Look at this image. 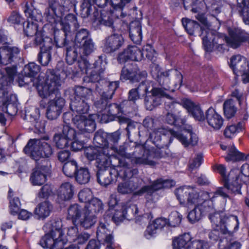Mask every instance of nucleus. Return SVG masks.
<instances>
[{"mask_svg": "<svg viewBox=\"0 0 249 249\" xmlns=\"http://www.w3.org/2000/svg\"><path fill=\"white\" fill-rule=\"evenodd\" d=\"M60 6L57 2H54L52 5L47 8L45 10L44 15L46 20L52 26L53 28H55L58 25H60L59 17L57 15L59 10L58 9Z\"/></svg>", "mask_w": 249, "mask_h": 249, "instance_id": "2f4dec72", "label": "nucleus"}, {"mask_svg": "<svg viewBox=\"0 0 249 249\" xmlns=\"http://www.w3.org/2000/svg\"><path fill=\"white\" fill-rule=\"evenodd\" d=\"M51 49L52 46L50 45H44L40 46V52L38 55V60L42 65L46 66L50 61Z\"/></svg>", "mask_w": 249, "mask_h": 249, "instance_id": "49530a36", "label": "nucleus"}, {"mask_svg": "<svg viewBox=\"0 0 249 249\" xmlns=\"http://www.w3.org/2000/svg\"><path fill=\"white\" fill-rule=\"evenodd\" d=\"M223 110L224 115L226 118L230 119L234 116L237 109L235 107L234 101L232 99L227 100L223 104Z\"/></svg>", "mask_w": 249, "mask_h": 249, "instance_id": "3c124183", "label": "nucleus"}, {"mask_svg": "<svg viewBox=\"0 0 249 249\" xmlns=\"http://www.w3.org/2000/svg\"><path fill=\"white\" fill-rule=\"evenodd\" d=\"M62 224L60 221H52L46 224L44 230L49 229L41 239L39 244L43 248L50 249H63L68 242V239L64 236L61 230ZM64 249H79L75 245H71Z\"/></svg>", "mask_w": 249, "mask_h": 249, "instance_id": "423d86ee", "label": "nucleus"}, {"mask_svg": "<svg viewBox=\"0 0 249 249\" xmlns=\"http://www.w3.org/2000/svg\"><path fill=\"white\" fill-rule=\"evenodd\" d=\"M5 70L7 75H4L2 74V76L5 77L3 79V82L5 83V85H8L10 86L11 84L13 82L14 77L17 72V68L16 67L13 66L6 68Z\"/></svg>", "mask_w": 249, "mask_h": 249, "instance_id": "0e129e2a", "label": "nucleus"}, {"mask_svg": "<svg viewBox=\"0 0 249 249\" xmlns=\"http://www.w3.org/2000/svg\"><path fill=\"white\" fill-rule=\"evenodd\" d=\"M147 75L145 71H141L136 67L131 68L124 67L122 70L121 80H129L132 82H138L142 78H145Z\"/></svg>", "mask_w": 249, "mask_h": 249, "instance_id": "a878e982", "label": "nucleus"}, {"mask_svg": "<svg viewBox=\"0 0 249 249\" xmlns=\"http://www.w3.org/2000/svg\"><path fill=\"white\" fill-rule=\"evenodd\" d=\"M192 238L188 233H185L175 238L173 241V249H182L186 248L191 241Z\"/></svg>", "mask_w": 249, "mask_h": 249, "instance_id": "c03bdc74", "label": "nucleus"}, {"mask_svg": "<svg viewBox=\"0 0 249 249\" xmlns=\"http://www.w3.org/2000/svg\"><path fill=\"white\" fill-rule=\"evenodd\" d=\"M85 209L77 204L71 205L68 210V217L71 219L73 223H76L82 216Z\"/></svg>", "mask_w": 249, "mask_h": 249, "instance_id": "4c0bfd02", "label": "nucleus"}, {"mask_svg": "<svg viewBox=\"0 0 249 249\" xmlns=\"http://www.w3.org/2000/svg\"><path fill=\"white\" fill-rule=\"evenodd\" d=\"M75 46L78 48L79 53L84 55H88L94 50V44L90 38L88 31L82 29L75 36Z\"/></svg>", "mask_w": 249, "mask_h": 249, "instance_id": "412c9836", "label": "nucleus"}, {"mask_svg": "<svg viewBox=\"0 0 249 249\" xmlns=\"http://www.w3.org/2000/svg\"><path fill=\"white\" fill-rule=\"evenodd\" d=\"M62 135L69 141L74 140L77 136L80 139L83 136L81 134L76 133L75 130L68 124L64 125Z\"/></svg>", "mask_w": 249, "mask_h": 249, "instance_id": "6e6d98bb", "label": "nucleus"}, {"mask_svg": "<svg viewBox=\"0 0 249 249\" xmlns=\"http://www.w3.org/2000/svg\"><path fill=\"white\" fill-rule=\"evenodd\" d=\"M65 104V100L56 94L53 99L50 98L46 106V116L50 120L56 119L61 114Z\"/></svg>", "mask_w": 249, "mask_h": 249, "instance_id": "5701e85b", "label": "nucleus"}, {"mask_svg": "<svg viewBox=\"0 0 249 249\" xmlns=\"http://www.w3.org/2000/svg\"><path fill=\"white\" fill-rule=\"evenodd\" d=\"M175 194L180 203L185 207L208 205L211 195L207 192H197L190 186H183L175 191Z\"/></svg>", "mask_w": 249, "mask_h": 249, "instance_id": "1a4fd4ad", "label": "nucleus"}, {"mask_svg": "<svg viewBox=\"0 0 249 249\" xmlns=\"http://www.w3.org/2000/svg\"><path fill=\"white\" fill-rule=\"evenodd\" d=\"M77 65L78 69L76 71H72L71 68L70 67L68 68L67 70H63L62 71H60L61 74H63L65 72H67L68 76L71 73L74 75H80L85 73L88 74V71H90L91 69L89 67L90 65L87 59L83 58L81 56L80 59L77 63Z\"/></svg>", "mask_w": 249, "mask_h": 249, "instance_id": "72a5a7b5", "label": "nucleus"}, {"mask_svg": "<svg viewBox=\"0 0 249 249\" xmlns=\"http://www.w3.org/2000/svg\"><path fill=\"white\" fill-rule=\"evenodd\" d=\"M94 4H96L99 7H104L105 6V2H103V0H84L81 5L83 14L87 16L89 15L92 11V6Z\"/></svg>", "mask_w": 249, "mask_h": 249, "instance_id": "09e8293b", "label": "nucleus"}, {"mask_svg": "<svg viewBox=\"0 0 249 249\" xmlns=\"http://www.w3.org/2000/svg\"><path fill=\"white\" fill-rule=\"evenodd\" d=\"M142 59V51L136 46H128L118 56L120 63H124L128 60L139 61Z\"/></svg>", "mask_w": 249, "mask_h": 249, "instance_id": "cd10ccee", "label": "nucleus"}, {"mask_svg": "<svg viewBox=\"0 0 249 249\" xmlns=\"http://www.w3.org/2000/svg\"><path fill=\"white\" fill-rule=\"evenodd\" d=\"M101 82L102 90L99 93L101 94V98L94 103L95 107L100 108L107 105V100L112 98L115 90L119 86V84L116 81L108 82L105 79L102 80Z\"/></svg>", "mask_w": 249, "mask_h": 249, "instance_id": "4be33fe9", "label": "nucleus"}, {"mask_svg": "<svg viewBox=\"0 0 249 249\" xmlns=\"http://www.w3.org/2000/svg\"><path fill=\"white\" fill-rule=\"evenodd\" d=\"M210 245L207 242L201 240L191 241L186 249H209Z\"/></svg>", "mask_w": 249, "mask_h": 249, "instance_id": "680f3d73", "label": "nucleus"}, {"mask_svg": "<svg viewBox=\"0 0 249 249\" xmlns=\"http://www.w3.org/2000/svg\"><path fill=\"white\" fill-rule=\"evenodd\" d=\"M109 100H107V104L103 107H95L97 109L98 114L97 117L100 118V121L102 123H106L108 122V117L109 116H117L120 112H125L126 113H130L132 112V110L127 109V107L123 105V103L120 106L116 104H110Z\"/></svg>", "mask_w": 249, "mask_h": 249, "instance_id": "aec40b11", "label": "nucleus"}, {"mask_svg": "<svg viewBox=\"0 0 249 249\" xmlns=\"http://www.w3.org/2000/svg\"><path fill=\"white\" fill-rule=\"evenodd\" d=\"M24 31L27 36H32L37 33V22L28 20L26 25L24 26Z\"/></svg>", "mask_w": 249, "mask_h": 249, "instance_id": "bf43d9fd", "label": "nucleus"}, {"mask_svg": "<svg viewBox=\"0 0 249 249\" xmlns=\"http://www.w3.org/2000/svg\"><path fill=\"white\" fill-rule=\"evenodd\" d=\"M74 98H77V100H85L88 101L92 98V90L89 88L82 86H76L73 89Z\"/></svg>", "mask_w": 249, "mask_h": 249, "instance_id": "ea45409f", "label": "nucleus"}, {"mask_svg": "<svg viewBox=\"0 0 249 249\" xmlns=\"http://www.w3.org/2000/svg\"><path fill=\"white\" fill-rule=\"evenodd\" d=\"M20 51L16 47L3 46L0 48V64L6 65L13 62Z\"/></svg>", "mask_w": 249, "mask_h": 249, "instance_id": "bb28decb", "label": "nucleus"}, {"mask_svg": "<svg viewBox=\"0 0 249 249\" xmlns=\"http://www.w3.org/2000/svg\"><path fill=\"white\" fill-rule=\"evenodd\" d=\"M182 219L181 215L178 212L175 211L171 213L169 216L168 225L172 227H176L179 225Z\"/></svg>", "mask_w": 249, "mask_h": 249, "instance_id": "338daca9", "label": "nucleus"}, {"mask_svg": "<svg viewBox=\"0 0 249 249\" xmlns=\"http://www.w3.org/2000/svg\"><path fill=\"white\" fill-rule=\"evenodd\" d=\"M93 66L90 71H88L89 75L85 77L84 80L88 82L95 83V89L97 92H100L102 90L101 81L105 80L102 78L101 74L106 69V62L104 61L103 57L100 56L93 64Z\"/></svg>", "mask_w": 249, "mask_h": 249, "instance_id": "a211bd4d", "label": "nucleus"}, {"mask_svg": "<svg viewBox=\"0 0 249 249\" xmlns=\"http://www.w3.org/2000/svg\"><path fill=\"white\" fill-rule=\"evenodd\" d=\"M111 14L104 11L100 13V16L97 11L93 13L94 17V22H97V23L103 24L107 26L110 27L113 24L112 19L111 18Z\"/></svg>", "mask_w": 249, "mask_h": 249, "instance_id": "79ce46f5", "label": "nucleus"}, {"mask_svg": "<svg viewBox=\"0 0 249 249\" xmlns=\"http://www.w3.org/2000/svg\"><path fill=\"white\" fill-rule=\"evenodd\" d=\"M71 25H73L75 28L77 27L76 18L72 14H68L60 22V26L63 32L59 31H54V41L58 47H62L68 45V38L70 34V26Z\"/></svg>", "mask_w": 249, "mask_h": 249, "instance_id": "f3484780", "label": "nucleus"}, {"mask_svg": "<svg viewBox=\"0 0 249 249\" xmlns=\"http://www.w3.org/2000/svg\"><path fill=\"white\" fill-rule=\"evenodd\" d=\"M175 184L171 180L158 179L151 185H145L137 190L139 185L133 179L125 180L118 184L117 188L118 193L122 195L133 194L136 196H142L144 193L151 195L154 192L163 188H169Z\"/></svg>", "mask_w": 249, "mask_h": 249, "instance_id": "6e6552de", "label": "nucleus"}, {"mask_svg": "<svg viewBox=\"0 0 249 249\" xmlns=\"http://www.w3.org/2000/svg\"><path fill=\"white\" fill-rule=\"evenodd\" d=\"M213 168L221 175L222 180L225 182V186H227L228 189H231L233 192H238L241 190L244 180L240 177L238 169H233L227 175L226 167L224 165L215 164Z\"/></svg>", "mask_w": 249, "mask_h": 249, "instance_id": "2eb2a0df", "label": "nucleus"}, {"mask_svg": "<svg viewBox=\"0 0 249 249\" xmlns=\"http://www.w3.org/2000/svg\"><path fill=\"white\" fill-rule=\"evenodd\" d=\"M210 220L216 228L221 229L223 233H232L237 231L239 222L238 217L234 215H227L224 212L215 211L213 215L210 216Z\"/></svg>", "mask_w": 249, "mask_h": 249, "instance_id": "ddd939ff", "label": "nucleus"}, {"mask_svg": "<svg viewBox=\"0 0 249 249\" xmlns=\"http://www.w3.org/2000/svg\"><path fill=\"white\" fill-rule=\"evenodd\" d=\"M184 8L187 9L189 6L192 7V11L197 13L195 17L202 24L200 27L201 34L203 44L206 51H211L215 43H218L216 41V37H219V33L216 31L210 29V24L204 15L201 11H205L207 9L205 2L204 0H182Z\"/></svg>", "mask_w": 249, "mask_h": 249, "instance_id": "7ed1b4c3", "label": "nucleus"}, {"mask_svg": "<svg viewBox=\"0 0 249 249\" xmlns=\"http://www.w3.org/2000/svg\"><path fill=\"white\" fill-rule=\"evenodd\" d=\"M245 155L238 151L233 145H230L228 147V153L225 157L227 161H236L244 160L246 159Z\"/></svg>", "mask_w": 249, "mask_h": 249, "instance_id": "a18cd8bd", "label": "nucleus"}, {"mask_svg": "<svg viewBox=\"0 0 249 249\" xmlns=\"http://www.w3.org/2000/svg\"><path fill=\"white\" fill-rule=\"evenodd\" d=\"M58 198L66 201L71 198L73 195V186L70 182H64L61 184L57 192Z\"/></svg>", "mask_w": 249, "mask_h": 249, "instance_id": "c9c22d12", "label": "nucleus"}, {"mask_svg": "<svg viewBox=\"0 0 249 249\" xmlns=\"http://www.w3.org/2000/svg\"><path fill=\"white\" fill-rule=\"evenodd\" d=\"M79 199L81 202L89 203V201L93 198L92 197V193L89 188H86L82 190L78 194Z\"/></svg>", "mask_w": 249, "mask_h": 249, "instance_id": "69168bd1", "label": "nucleus"}, {"mask_svg": "<svg viewBox=\"0 0 249 249\" xmlns=\"http://www.w3.org/2000/svg\"><path fill=\"white\" fill-rule=\"evenodd\" d=\"M53 208L50 201L45 200L37 204L35 209L34 213L37 219L44 220L50 215Z\"/></svg>", "mask_w": 249, "mask_h": 249, "instance_id": "473e14b6", "label": "nucleus"}, {"mask_svg": "<svg viewBox=\"0 0 249 249\" xmlns=\"http://www.w3.org/2000/svg\"><path fill=\"white\" fill-rule=\"evenodd\" d=\"M229 191H231V189H228L227 186H225V183L224 184V187H220L217 188L215 192L213 193H209L210 195H211V196L210 197V200H211L213 203L214 201V198L217 197L218 196H220L224 198L228 197V195L227 194ZM240 190L238 192H233V193H240Z\"/></svg>", "mask_w": 249, "mask_h": 249, "instance_id": "13d9d810", "label": "nucleus"}, {"mask_svg": "<svg viewBox=\"0 0 249 249\" xmlns=\"http://www.w3.org/2000/svg\"><path fill=\"white\" fill-rule=\"evenodd\" d=\"M24 11L26 17L30 18V21L38 22L41 20L42 16L41 12L36 9L31 2L26 4Z\"/></svg>", "mask_w": 249, "mask_h": 249, "instance_id": "58836bf2", "label": "nucleus"}, {"mask_svg": "<svg viewBox=\"0 0 249 249\" xmlns=\"http://www.w3.org/2000/svg\"><path fill=\"white\" fill-rule=\"evenodd\" d=\"M4 78L5 77L2 76V73L0 71V106L5 105L10 95H8L10 86L8 85H5V83L3 82Z\"/></svg>", "mask_w": 249, "mask_h": 249, "instance_id": "37998d69", "label": "nucleus"}, {"mask_svg": "<svg viewBox=\"0 0 249 249\" xmlns=\"http://www.w3.org/2000/svg\"><path fill=\"white\" fill-rule=\"evenodd\" d=\"M129 36L131 40L134 43H140L142 39L141 26L139 24L135 27L131 26L129 30Z\"/></svg>", "mask_w": 249, "mask_h": 249, "instance_id": "4d7b16f0", "label": "nucleus"}, {"mask_svg": "<svg viewBox=\"0 0 249 249\" xmlns=\"http://www.w3.org/2000/svg\"><path fill=\"white\" fill-rule=\"evenodd\" d=\"M135 89L140 94H147L144 98V105L147 110H151L155 107L160 105L163 97L171 98V96L161 88L156 87L152 81L142 82Z\"/></svg>", "mask_w": 249, "mask_h": 249, "instance_id": "9d476101", "label": "nucleus"}, {"mask_svg": "<svg viewBox=\"0 0 249 249\" xmlns=\"http://www.w3.org/2000/svg\"><path fill=\"white\" fill-rule=\"evenodd\" d=\"M2 110L11 116H14L18 112V99L15 94H10L9 99L7 100L5 105L0 106Z\"/></svg>", "mask_w": 249, "mask_h": 249, "instance_id": "e433bc0d", "label": "nucleus"}, {"mask_svg": "<svg viewBox=\"0 0 249 249\" xmlns=\"http://www.w3.org/2000/svg\"><path fill=\"white\" fill-rule=\"evenodd\" d=\"M77 165L74 160L68 161L63 166V171L64 173L68 177H72L75 176Z\"/></svg>", "mask_w": 249, "mask_h": 249, "instance_id": "5fc2aeb1", "label": "nucleus"}, {"mask_svg": "<svg viewBox=\"0 0 249 249\" xmlns=\"http://www.w3.org/2000/svg\"><path fill=\"white\" fill-rule=\"evenodd\" d=\"M120 139V133L116 131L111 134L100 130L94 136L93 142L105 147L106 153L112 152L109 158H112V161L120 158L125 161V159L130 160L135 164L154 165L156 160L158 158V154L153 149H146L141 145H136L134 150L132 153H127L123 147L118 149L117 145Z\"/></svg>", "mask_w": 249, "mask_h": 249, "instance_id": "f257e3e1", "label": "nucleus"}, {"mask_svg": "<svg viewBox=\"0 0 249 249\" xmlns=\"http://www.w3.org/2000/svg\"><path fill=\"white\" fill-rule=\"evenodd\" d=\"M125 210L124 206H116L115 209H108L106 213L114 223L118 224L124 219H130L131 214L125 213Z\"/></svg>", "mask_w": 249, "mask_h": 249, "instance_id": "7c9ffc66", "label": "nucleus"}, {"mask_svg": "<svg viewBox=\"0 0 249 249\" xmlns=\"http://www.w3.org/2000/svg\"><path fill=\"white\" fill-rule=\"evenodd\" d=\"M78 53L80 54L78 48L76 47L67 48L66 60L68 64L71 65L76 60Z\"/></svg>", "mask_w": 249, "mask_h": 249, "instance_id": "052dcab7", "label": "nucleus"}, {"mask_svg": "<svg viewBox=\"0 0 249 249\" xmlns=\"http://www.w3.org/2000/svg\"><path fill=\"white\" fill-rule=\"evenodd\" d=\"M24 151L37 164L31 174V182L33 185H42L46 182L50 171L49 163L45 159L52 155L53 147L44 140L31 139L24 148Z\"/></svg>", "mask_w": 249, "mask_h": 249, "instance_id": "f03ea898", "label": "nucleus"}, {"mask_svg": "<svg viewBox=\"0 0 249 249\" xmlns=\"http://www.w3.org/2000/svg\"><path fill=\"white\" fill-rule=\"evenodd\" d=\"M70 108L73 112L72 121L75 126L81 133H88L93 131L95 129V120L96 114L87 115L89 106L85 100L72 99Z\"/></svg>", "mask_w": 249, "mask_h": 249, "instance_id": "20e7f679", "label": "nucleus"}, {"mask_svg": "<svg viewBox=\"0 0 249 249\" xmlns=\"http://www.w3.org/2000/svg\"><path fill=\"white\" fill-rule=\"evenodd\" d=\"M170 134L176 137L184 147L190 145L194 146L197 143L198 137L195 133H190V140H188V136L183 134H178L171 129H165L163 128H154L149 133V138L156 146L160 147V142L161 139V136Z\"/></svg>", "mask_w": 249, "mask_h": 249, "instance_id": "9b49d317", "label": "nucleus"}, {"mask_svg": "<svg viewBox=\"0 0 249 249\" xmlns=\"http://www.w3.org/2000/svg\"><path fill=\"white\" fill-rule=\"evenodd\" d=\"M85 209L86 211H89L96 215V214L103 212L104 205L100 199L94 197L85 205Z\"/></svg>", "mask_w": 249, "mask_h": 249, "instance_id": "a19ab883", "label": "nucleus"}, {"mask_svg": "<svg viewBox=\"0 0 249 249\" xmlns=\"http://www.w3.org/2000/svg\"><path fill=\"white\" fill-rule=\"evenodd\" d=\"M215 209L213 203L212 201L208 202V205H204L202 207L195 206L193 210L191 211L188 214V218L191 223H195L200 220L204 215H213L215 213Z\"/></svg>", "mask_w": 249, "mask_h": 249, "instance_id": "b1692460", "label": "nucleus"}, {"mask_svg": "<svg viewBox=\"0 0 249 249\" xmlns=\"http://www.w3.org/2000/svg\"><path fill=\"white\" fill-rule=\"evenodd\" d=\"M47 78L45 81L39 79L33 85L36 87L39 95L42 98H53L56 94H60L58 88L63 82V80L68 76L67 72L63 74L60 70L54 72L53 70H48L46 72Z\"/></svg>", "mask_w": 249, "mask_h": 249, "instance_id": "0eeeda50", "label": "nucleus"}, {"mask_svg": "<svg viewBox=\"0 0 249 249\" xmlns=\"http://www.w3.org/2000/svg\"><path fill=\"white\" fill-rule=\"evenodd\" d=\"M140 94L135 89H133L129 91L128 100L123 102V105L127 107V109L132 110V112L136 108L135 105L136 101L140 99Z\"/></svg>", "mask_w": 249, "mask_h": 249, "instance_id": "de8ad7c7", "label": "nucleus"}, {"mask_svg": "<svg viewBox=\"0 0 249 249\" xmlns=\"http://www.w3.org/2000/svg\"><path fill=\"white\" fill-rule=\"evenodd\" d=\"M238 6L242 8L243 20L246 24H249V0H237Z\"/></svg>", "mask_w": 249, "mask_h": 249, "instance_id": "603ef678", "label": "nucleus"}, {"mask_svg": "<svg viewBox=\"0 0 249 249\" xmlns=\"http://www.w3.org/2000/svg\"><path fill=\"white\" fill-rule=\"evenodd\" d=\"M230 66L236 75H242L244 83L249 82V63L245 57L240 54L232 56Z\"/></svg>", "mask_w": 249, "mask_h": 249, "instance_id": "6ab92c4d", "label": "nucleus"}, {"mask_svg": "<svg viewBox=\"0 0 249 249\" xmlns=\"http://www.w3.org/2000/svg\"><path fill=\"white\" fill-rule=\"evenodd\" d=\"M182 23L186 31L191 35H194L200 27V25L196 21L187 18H182Z\"/></svg>", "mask_w": 249, "mask_h": 249, "instance_id": "864d4df0", "label": "nucleus"}, {"mask_svg": "<svg viewBox=\"0 0 249 249\" xmlns=\"http://www.w3.org/2000/svg\"><path fill=\"white\" fill-rule=\"evenodd\" d=\"M127 166V162L123 159L119 158L116 168H111L109 170L106 169L107 167L99 168L97 174L98 182L101 185L107 186L113 180H116L118 176H123L121 173V171L124 172L123 177H128V176L126 173L129 169L126 168Z\"/></svg>", "mask_w": 249, "mask_h": 249, "instance_id": "4468645a", "label": "nucleus"}, {"mask_svg": "<svg viewBox=\"0 0 249 249\" xmlns=\"http://www.w3.org/2000/svg\"><path fill=\"white\" fill-rule=\"evenodd\" d=\"M165 121L168 124L174 125L183 130L182 134L188 136V140H190L189 134L194 133L192 131V126L186 124L185 119L181 118L179 115H176L173 113L168 112L166 115Z\"/></svg>", "mask_w": 249, "mask_h": 249, "instance_id": "393cba45", "label": "nucleus"}, {"mask_svg": "<svg viewBox=\"0 0 249 249\" xmlns=\"http://www.w3.org/2000/svg\"><path fill=\"white\" fill-rule=\"evenodd\" d=\"M180 105L185 108L189 115L196 120L202 121L206 119L208 125L215 130H219L223 126V118L212 107L209 108L207 110L205 116L199 104L193 102L190 99L187 98L182 99Z\"/></svg>", "mask_w": 249, "mask_h": 249, "instance_id": "39448f33", "label": "nucleus"}, {"mask_svg": "<svg viewBox=\"0 0 249 249\" xmlns=\"http://www.w3.org/2000/svg\"><path fill=\"white\" fill-rule=\"evenodd\" d=\"M90 177V174L88 168H80L76 171L75 178L78 183L85 184L89 182Z\"/></svg>", "mask_w": 249, "mask_h": 249, "instance_id": "8fccbe9b", "label": "nucleus"}, {"mask_svg": "<svg viewBox=\"0 0 249 249\" xmlns=\"http://www.w3.org/2000/svg\"><path fill=\"white\" fill-rule=\"evenodd\" d=\"M242 124L239 123L237 125L231 124L227 126L224 130V135L227 138H231L235 136L241 130Z\"/></svg>", "mask_w": 249, "mask_h": 249, "instance_id": "e2e57ef3", "label": "nucleus"}, {"mask_svg": "<svg viewBox=\"0 0 249 249\" xmlns=\"http://www.w3.org/2000/svg\"><path fill=\"white\" fill-rule=\"evenodd\" d=\"M40 71V66L34 62L29 63L28 65L25 66L23 74L24 77L23 82L26 84H29L32 82L33 85L35 82L38 81L39 78H35V76Z\"/></svg>", "mask_w": 249, "mask_h": 249, "instance_id": "c756f323", "label": "nucleus"}, {"mask_svg": "<svg viewBox=\"0 0 249 249\" xmlns=\"http://www.w3.org/2000/svg\"><path fill=\"white\" fill-rule=\"evenodd\" d=\"M53 141L55 143L56 146L58 148H63L66 147L69 141L60 134H55L53 137Z\"/></svg>", "mask_w": 249, "mask_h": 249, "instance_id": "774afa93", "label": "nucleus"}, {"mask_svg": "<svg viewBox=\"0 0 249 249\" xmlns=\"http://www.w3.org/2000/svg\"><path fill=\"white\" fill-rule=\"evenodd\" d=\"M95 146H90L85 148V154L89 160H95L98 168L108 167L113 161L109 158V155L112 152L106 153L105 147L95 143Z\"/></svg>", "mask_w": 249, "mask_h": 249, "instance_id": "dca6fc26", "label": "nucleus"}, {"mask_svg": "<svg viewBox=\"0 0 249 249\" xmlns=\"http://www.w3.org/2000/svg\"><path fill=\"white\" fill-rule=\"evenodd\" d=\"M96 221V216L94 214L91 213L89 211L85 210L77 223L84 229H89L95 224Z\"/></svg>", "mask_w": 249, "mask_h": 249, "instance_id": "f704fd0d", "label": "nucleus"}, {"mask_svg": "<svg viewBox=\"0 0 249 249\" xmlns=\"http://www.w3.org/2000/svg\"><path fill=\"white\" fill-rule=\"evenodd\" d=\"M151 74L154 78H155L162 86L160 88L166 93L168 91H174L173 89H171L169 86L170 80L169 76L170 74H172L176 77V81L175 86L176 88L178 86L180 87L182 82L183 77L179 71L177 70H171L168 71H161L160 66L155 64H153L151 67Z\"/></svg>", "mask_w": 249, "mask_h": 249, "instance_id": "f8f14e48", "label": "nucleus"}, {"mask_svg": "<svg viewBox=\"0 0 249 249\" xmlns=\"http://www.w3.org/2000/svg\"><path fill=\"white\" fill-rule=\"evenodd\" d=\"M124 43V39L122 35L113 34L106 38L104 50L107 53L114 52L118 50Z\"/></svg>", "mask_w": 249, "mask_h": 249, "instance_id": "c85d7f7f", "label": "nucleus"}]
</instances>
